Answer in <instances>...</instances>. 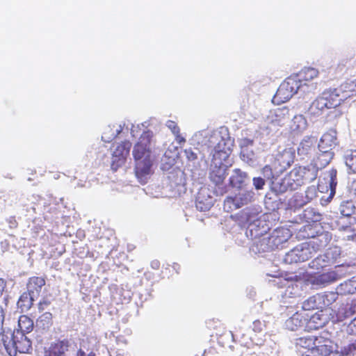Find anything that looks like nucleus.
Returning a JSON list of instances; mask_svg holds the SVG:
<instances>
[{
  "label": "nucleus",
  "mask_w": 356,
  "mask_h": 356,
  "mask_svg": "<svg viewBox=\"0 0 356 356\" xmlns=\"http://www.w3.org/2000/svg\"><path fill=\"white\" fill-rule=\"evenodd\" d=\"M337 144V131L334 129H330L321 136L316 153L321 168H325L333 159V149Z\"/></svg>",
  "instance_id": "39448f33"
},
{
  "label": "nucleus",
  "mask_w": 356,
  "mask_h": 356,
  "mask_svg": "<svg viewBox=\"0 0 356 356\" xmlns=\"http://www.w3.org/2000/svg\"><path fill=\"white\" fill-rule=\"evenodd\" d=\"M307 127V121L304 115H297L291 120L290 129L293 132L300 133Z\"/></svg>",
  "instance_id": "a19ab883"
},
{
  "label": "nucleus",
  "mask_w": 356,
  "mask_h": 356,
  "mask_svg": "<svg viewBox=\"0 0 356 356\" xmlns=\"http://www.w3.org/2000/svg\"><path fill=\"white\" fill-rule=\"evenodd\" d=\"M152 137V131H144L133 149V156L136 162V176L142 184H145L152 174V160L150 144Z\"/></svg>",
  "instance_id": "f03ea898"
},
{
  "label": "nucleus",
  "mask_w": 356,
  "mask_h": 356,
  "mask_svg": "<svg viewBox=\"0 0 356 356\" xmlns=\"http://www.w3.org/2000/svg\"><path fill=\"white\" fill-rule=\"evenodd\" d=\"M44 285L45 280L43 277H30L26 285L27 291H29L32 296L38 298Z\"/></svg>",
  "instance_id": "2f4dec72"
},
{
  "label": "nucleus",
  "mask_w": 356,
  "mask_h": 356,
  "mask_svg": "<svg viewBox=\"0 0 356 356\" xmlns=\"http://www.w3.org/2000/svg\"><path fill=\"white\" fill-rule=\"evenodd\" d=\"M348 240L356 241V234L347 235Z\"/></svg>",
  "instance_id": "0e129e2a"
},
{
  "label": "nucleus",
  "mask_w": 356,
  "mask_h": 356,
  "mask_svg": "<svg viewBox=\"0 0 356 356\" xmlns=\"http://www.w3.org/2000/svg\"><path fill=\"white\" fill-rule=\"evenodd\" d=\"M260 213L261 209L257 207H247L238 213L240 220L248 225L244 234L240 233L238 236H245L249 240V234L257 236L267 232L269 227L264 220L261 219Z\"/></svg>",
  "instance_id": "20e7f679"
},
{
  "label": "nucleus",
  "mask_w": 356,
  "mask_h": 356,
  "mask_svg": "<svg viewBox=\"0 0 356 356\" xmlns=\"http://www.w3.org/2000/svg\"><path fill=\"white\" fill-rule=\"evenodd\" d=\"M341 254V248L334 246L328 248L324 254H320L314 258L309 264L310 268L314 270H321L324 268L335 264L339 259Z\"/></svg>",
  "instance_id": "9d476101"
},
{
  "label": "nucleus",
  "mask_w": 356,
  "mask_h": 356,
  "mask_svg": "<svg viewBox=\"0 0 356 356\" xmlns=\"http://www.w3.org/2000/svg\"><path fill=\"white\" fill-rule=\"evenodd\" d=\"M315 188H309L304 194H298L295 196L296 207H302L304 204L309 202L315 197Z\"/></svg>",
  "instance_id": "a18cd8bd"
},
{
  "label": "nucleus",
  "mask_w": 356,
  "mask_h": 356,
  "mask_svg": "<svg viewBox=\"0 0 356 356\" xmlns=\"http://www.w3.org/2000/svg\"><path fill=\"white\" fill-rule=\"evenodd\" d=\"M168 179L170 181V187L175 191V194H180L185 191V181L183 172H170L168 175Z\"/></svg>",
  "instance_id": "7c9ffc66"
},
{
  "label": "nucleus",
  "mask_w": 356,
  "mask_h": 356,
  "mask_svg": "<svg viewBox=\"0 0 356 356\" xmlns=\"http://www.w3.org/2000/svg\"><path fill=\"white\" fill-rule=\"evenodd\" d=\"M302 218L307 222H317L321 220V215L313 208H307L301 214Z\"/></svg>",
  "instance_id": "09e8293b"
},
{
  "label": "nucleus",
  "mask_w": 356,
  "mask_h": 356,
  "mask_svg": "<svg viewBox=\"0 0 356 356\" xmlns=\"http://www.w3.org/2000/svg\"><path fill=\"white\" fill-rule=\"evenodd\" d=\"M317 138L315 136H305L298 147V154L301 159L310 156L315 151Z\"/></svg>",
  "instance_id": "393cba45"
},
{
  "label": "nucleus",
  "mask_w": 356,
  "mask_h": 356,
  "mask_svg": "<svg viewBox=\"0 0 356 356\" xmlns=\"http://www.w3.org/2000/svg\"><path fill=\"white\" fill-rule=\"evenodd\" d=\"M241 158L250 166H256L259 163V154L254 151V142L248 138H243L240 142Z\"/></svg>",
  "instance_id": "2eb2a0df"
},
{
  "label": "nucleus",
  "mask_w": 356,
  "mask_h": 356,
  "mask_svg": "<svg viewBox=\"0 0 356 356\" xmlns=\"http://www.w3.org/2000/svg\"><path fill=\"white\" fill-rule=\"evenodd\" d=\"M254 193L252 191L238 193L235 196H228L224 200L223 208L226 212L240 209L252 201Z\"/></svg>",
  "instance_id": "ddd939ff"
},
{
  "label": "nucleus",
  "mask_w": 356,
  "mask_h": 356,
  "mask_svg": "<svg viewBox=\"0 0 356 356\" xmlns=\"http://www.w3.org/2000/svg\"><path fill=\"white\" fill-rule=\"evenodd\" d=\"M303 170H305V168L302 166L296 167L286 175L291 182L296 184L294 186L296 189L305 182Z\"/></svg>",
  "instance_id": "f704fd0d"
},
{
  "label": "nucleus",
  "mask_w": 356,
  "mask_h": 356,
  "mask_svg": "<svg viewBox=\"0 0 356 356\" xmlns=\"http://www.w3.org/2000/svg\"><path fill=\"white\" fill-rule=\"evenodd\" d=\"M265 325L264 322L259 320L254 321L252 323V330L254 332H261L264 327Z\"/></svg>",
  "instance_id": "13d9d810"
},
{
  "label": "nucleus",
  "mask_w": 356,
  "mask_h": 356,
  "mask_svg": "<svg viewBox=\"0 0 356 356\" xmlns=\"http://www.w3.org/2000/svg\"><path fill=\"white\" fill-rule=\"evenodd\" d=\"M293 160L294 151L291 148H285L276 154L274 165L277 164L280 166L278 172H282L291 166Z\"/></svg>",
  "instance_id": "412c9836"
},
{
  "label": "nucleus",
  "mask_w": 356,
  "mask_h": 356,
  "mask_svg": "<svg viewBox=\"0 0 356 356\" xmlns=\"http://www.w3.org/2000/svg\"><path fill=\"white\" fill-rule=\"evenodd\" d=\"M351 187L356 192V179L352 182Z\"/></svg>",
  "instance_id": "774afa93"
},
{
  "label": "nucleus",
  "mask_w": 356,
  "mask_h": 356,
  "mask_svg": "<svg viewBox=\"0 0 356 356\" xmlns=\"http://www.w3.org/2000/svg\"><path fill=\"white\" fill-rule=\"evenodd\" d=\"M284 290L282 291L284 298H292L302 295V282L284 280Z\"/></svg>",
  "instance_id": "bb28decb"
},
{
  "label": "nucleus",
  "mask_w": 356,
  "mask_h": 356,
  "mask_svg": "<svg viewBox=\"0 0 356 356\" xmlns=\"http://www.w3.org/2000/svg\"><path fill=\"white\" fill-rule=\"evenodd\" d=\"M252 240L253 243L251 245L250 250V252L258 256L263 257L266 252H269L273 250V248L270 243V241L266 233L259 234V236H250L249 234V240L246 238V241Z\"/></svg>",
  "instance_id": "dca6fc26"
},
{
  "label": "nucleus",
  "mask_w": 356,
  "mask_h": 356,
  "mask_svg": "<svg viewBox=\"0 0 356 356\" xmlns=\"http://www.w3.org/2000/svg\"><path fill=\"white\" fill-rule=\"evenodd\" d=\"M33 321L28 316L22 315L18 319L17 327L13 331H19L29 334L33 330Z\"/></svg>",
  "instance_id": "c9c22d12"
},
{
  "label": "nucleus",
  "mask_w": 356,
  "mask_h": 356,
  "mask_svg": "<svg viewBox=\"0 0 356 356\" xmlns=\"http://www.w3.org/2000/svg\"><path fill=\"white\" fill-rule=\"evenodd\" d=\"M340 356H354L356 353V339L350 341L339 350Z\"/></svg>",
  "instance_id": "603ef678"
},
{
  "label": "nucleus",
  "mask_w": 356,
  "mask_h": 356,
  "mask_svg": "<svg viewBox=\"0 0 356 356\" xmlns=\"http://www.w3.org/2000/svg\"><path fill=\"white\" fill-rule=\"evenodd\" d=\"M319 293H316L305 300L302 304V308L305 311L312 309H322L321 299Z\"/></svg>",
  "instance_id": "e433bc0d"
},
{
  "label": "nucleus",
  "mask_w": 356,
  "mask_h": 356,
  "mask_svg": "<svg viewBox=\"0 0 356 356\" xmlns=\"http://www.w3.org/2000/svg\"><path fill=\"white\" fill-rule=\"evenodd\" d=\"M302 168H305V170H303V172L305 182H312L314 179H316L318 175V169L322 168L320 167L317 157L315 164H310L307 166H302Z\"/></svg>",
  "instance_id": "58836bf2"
},
{
  "label": "nucleus",
  "mask_w": 356,
  "mask_h": 356,
  "mask_svg": "<svg viewBox=\"0 0 356 356\" xmlns=\"http://www.w3.org/2000/svg\"><path fill=\"white\" fill-rule=\"evenodd\" d=\"M37 298L32 296L29 291L24 292L20 296L17 301V307L22 310V312H27L31 309L33 302Z\"/></svg>",
  "instance_id": "ea45409f"
},
{
  "label": "nucleus",
  "mask_w": 356,
  "mask_h": 356,
  "mask_svg": "<svg viewBox=\"0 0 356 356\" xmlns=\"http://www.w3.org/2000/svg\"><path fill=\"white\" fill-rule=\"evenodd\" d=\"M318 339H314L312 337H302L296 339V346L306 348L307 350L311 348L313 345H314L317 341Z\"/></svg>",
  "instance_id": "3c124183"
},
{
  "label": "nucleus",
  "mask_w": 356,
  "mask_h": 356,
  "mask_svg": "<svg viewBox=\"0 0 356 356\" xmlns=\"http://www.w3.org/2000/svg\"><path fill=\"white\" fill-rule=\"evenodd\" d=\"M233 145L234 140L229 136L227 129L224 127L213 131L207 141L208 151L212 156L209 177L216 186L217 195H222L228 191V186L224 183L228 175V166L223 161L229 157Z\"/></svg>",
  "instance_id": "f257e3e1"
},
{
  "label": "nucleus",
  "mask_w": 356,
  "mask_h": 356,
  "mask_svg": "<svg viewBox=\"0 0 356 356\" xmlns=\"http://www.w3.org/2000/svg\"><path fill=\"white\" fill-rule=\"evenodd\" d=\"M43 305H47V302H40L39 303L38 309L40 310H44V308L43 307Z\"/></svg>",
  "instance_id": "338daca9"
},
{
  "label": "nucleus",
  "mask_w": 356,
  "mask_h": 356,
  "mask_svg": "<svg viewBox=\"0 0 356 356\" xmlns=\"http://www.w3.org/2000/svg\"><path fill=\"white\" fill-rule=\"evenodd\" d=\"M250 177L246 172L239 168L232 170V174L229 177V185L238 190H243L249 185Z\"/></svg>",
  "instance_id": "aec40b11"
},
{
  "label": "nucleus",
  "mask_w": 356,
  "mask_h": 356,
  "mask_svg": "<svg viewBox=\"0 0 356 356\" xmlns=\"http://www.w3.org/2000/svg\"><path fill=\"white\" fill-rule=\"evenodd\" d=\"M321 299L322 306L323 308L328 307L334 302L338 298V295L339 293L337 291H327L322 293H319Z\"/></svg>",
  "instance_id": "de8ad7c7"
},
{
  "label": "nucleus",
  "mask_w": 356,
  "mask_h": 356,
  "mask_svg": "<svg viewBox=\"0 0 356 356\" xmlns=\"http://www.w3.org/2000/svg\"><path fill=\"white\" fill-rule=\"evenodd\" d=\"M346 165L349 172L356 173V150H348L344 155Z\"/></svg>",
  "instance_id": "49530a36"
},
{
  "label": "nucleus",
  "mask_w": 356,
  "mask_h": 356,
  "mask_svg": "<svg viewBox=\"0 0 356 356\" xmlns=\"http://www.w3.org/2000/svg\"><path fill=\"white\" fill-rule=\"evenodd\" d=\"M81 351L74 341L64 339L51 343L44 356H79Z\"/></svg>",
  "instance_id": "6e6552de"
},
{
  "label": "nucleus",
  "mask_w": 356,
  "mask_h": 356,
  "mask_svg": "<svg viewBox=\"0 0 356 356\" xmlns=\"http://www.w3.org/2000/svg\"><path fill=\"white\" fill-rule=\"evenodd\" d=\"M184 154L188 161L193 165L198 164L200 161L205 159V154L197 147L186 148L184 149Z\"/></svg>",
  "instance_id": "72a5a7b5"
},
{
  "label": "nucleus",
  "mask_w": 356,
  "mask_h": 356,
  "mask_svg": "<svg viewBox=\"0 0 356 356\" xmlns=\"http://www.w3.org/2000/svg\"><path fill=\"white\" fill-rule=\"evenodd\" d=\"M318 75V71L314 67H305L298 73L291 75L297 81L298 85L300 88V92L305 93L314 90L316 88V84L310 82Z\"/></svg>",
  "instance_id": "f8f14e48"
},
{
  "label": "nucleus",
  "mask_w": 356,
  "mask_h": 356,
  "mask_svg": "<svg viewBox=\"0 0 356 356\" xmlns=\"http://www.w3.org/2000/svg\"><path fill=\"white\" fill-rule=\"evenodd\" d=\"M321 230H323V229L318 224L306 225L300 229V235L303 238H307L312 240Z\"/></svg>",
  "instance_id": "79ce46f5"
},
{
  "label": "nucleus",
  "mask_w": 356,
  "mask_h": 356,
  "mask_svg": "<svg viewBox=\"0 0 356 356\" xmlns=\"http://www.w3.org/2000/svg\"><path fill=\"white\" fill-rule=\"evenodd\" d=\"M291 231L284 227H279L273 230L270 234L267 235L273 249L280 248L286 243L291 236Z\"/></svg>",
  "instance_id": "4be33fe9"
},
{
  "label": "nucleus",
  "mask_w": 356,
  "mask_h": 356,
  "mask_svg": "<svg viewBox=\"0 0 356 356\" xmlns=\"http://www.w3.org/2000/svg\"><path fill=\"white\" fill-rule=\"evenodd\" d=\"M331 88L323 91L308 108V113L313 117L321 115L326 110L339 106L338 99L335 98Z\"/></svg>",
  "instance_id": "0eeeda50"
},
{
  "label": "nucleus",
  "mask_w": 356,
  "mask_h": 356,
  "mask_svg": "<svg viewBox=\"0 0 356 356\" xmlns=\"http://www.w3.org/2000/svg\"><path fill=\"white\" fill-rule=\"evenodd\" d=\"M337 170L332 168L325 173L324 179L325 183L329 185L330 188V197H332L336 192V186L337 184Z\"/></svg>",
  "instance_id": "c03bdc74"
},
{
  "label": "nucleus",
  "mask_w": 356,
  "mask_h": 356,
  "mask_svg": "<svg viewBox=\"0 0 356 356\" xmlns=\"http://www.w3.org/2000/svg\"><path fill=\"white\" fill-rule=\"evenodd\" d=\"M338 273H334V270L318 275L312 279V284L318 287H324L337 280Z\"/></svg>",
  "instance_id": "c756f323"
},
{
  "label": "nucleus",
  "mask_w": 356,
  "mask_h": 356,
  "mask_svg": "<svg viewBox=\"0 0 356 356\" xmlns=\"http://www.w3.org/2000/svg\"><path fill=\"white\" fill-rule=\"evenodd\" d=\"M131 147V143L129 141H124L116 145L113 152L111 161V169L113 171H116L120 166L124 163L129 154Z\"/></svg>",
  "instance_id": "f3484780"
},
{
  "label": "nucleus",
  "mask_w": 356,
  "mask_h": 356,
  "mask_svg": "<svg viewBox=\"0 0 356 356\" xmlns=\"http://www.w3.org/2000/svg\"><path fill=\"white\" fill-rule=\"evenodd\" d=\"M52 325V314L50 312L42 314L37 319L34 334L38 343L44 341L45 334Z\"/></svg>",
  "instance_id": "a211bd4d"
},
{
  "label": "nucleus",
  "mask_w": 356,
  "mask_h": 356,
  "mask_svg": "<svg viewBox=\"0 0 356 356\" xmlns=\"http://www.w3.org/2000/svg\"><path fill=\"white\" fill-rule=\"evenodd\" d=\"M265 179L261 177H254L252 179V184L256 190H261L265 185Z\"/></svg>",
  "instance_id": "5fc2aeb1"
},
{
  "label": "nucleus",
  "mask_w": 356,
  "mask_h": 356,
  "mask_svg": "<svg viewBox=\"0 0 356 356\" xmlns=\"http://www.w3.org/2000/svg\"><path fill=\"white\" fill-rule=\"evenodd\" d=\"M331 239V233L321 230L314 238L309 240L307 243L316 254L319 250L327 246Z\"/></svg>",
  "instance_id": "a878e982"
},
{
  "label": "nucleus",
  "mask_w": 356,
  "mask_h": 356,
  "mask_svg": "<svg viewBox=\"0 0 356 356\" xmlns=\"http://www.w3.org/2000/svg\"><path fill=\"white\" fill-rule=\"evenodd\" d=\"M340 229H343L344 231L350 232L351 230V227L350 225L341 226Z\"/></svg>",
  "instance_id": "69168bd1"
},
{
  "label": "nucleus",
  "mask_w": 356,
  "mask_h": 356,
  "mask_svg": "<svg viewBox=\"0 0 356 356\" xmlns=\"http://www.w3.org/2000/svg\"><path fill=\"white\" fill-rule=\"evenodd\" d=\"M333 95L338 99L339 105L342 102L353 96L356 93V79L348 80L339 88L331 89Z\"/></svg>",
  "instance_id": "6ab92c4d"
},
{
  "label": "nucleus",
  "mask_w": 356,
  "mask_h": 356,
  "mask_svg": "<svg viewBox=\"0 0 356 356\" xmlns=\"http://www.w3.org/2000/svg\"><path fill=\"white\" fill-rule=\"evenodd\" d=\"M293 182H291L289 179L285 176L284 178L273 180L271 182V189L277 194H282L288 191H295Z\"/></svg>",
  "instance_id": "cd10ccee"
},
{
  "label": "nucleus",
  "mask_w": 356,
  "mask_h": 356,
  "mask_svg": "<svg viewBox=\"0 0 356 356\" xmlns=\"http://www.w3.org/2000/svg\"><path fill=\"white\" fill-rule=\"evenodd\" d=\"M355 314H356V298L340 305L336 312V317L338 321H343Z\"/></svg>",
  "instance_id": "b1692460"
},
{
  "label": "nucleus",
  "mask_w": 356,
  "mask_h": 356,
  "mask_svg": "<svg viewBox=\"0 0 356 356\" xmlns=\"http://www.w3.org/2000/svg\"><path fill=\"white\" fill-rule=\"evenodd\" d=\"M6 287V282L3 279H0V296L2 295Z\"/></svg>",
  "instance_id": "680f3d73"
},
{
  "label": "nucleus",
  "mask_w": 356,
  "mask_h": 356,
  "mask_svg": "<svg viewBox=\"0 0 356 356\" xmlns=\"http://www.w3.org/2000/svg\"><path fill=\"white\" fill-rule=\"evenodd\" d=\"M289 112L286 106L269 111L264 118L262 128L268 131V134L276 133L289 122L291 117Z\"/></svg>",
  "instance_id": "423d86ee"
},
{
  "label": "nucleus",
  "mask_w": 356,
  "mask_h": 356,
  "mask_svg": "<svg viewBox=\"0 0 356 356\" xmlns=\"http://www.w3.org/2000/svg\"><path fill=\"white\" fill-rule=\"evenodd\" d=\"M337 291L340 294H353L356 293V288L354 286L353 283L352 282L351 279L345 281L344 282L340 284L337 288Z\"/></svg>",
  "instance_id": "8fccbe9b"
},
{
  "label": "nucleus",
  "mask_w": 356,
  "mask_h": 356,
  "mask_svg": "<svg viewBox=\"0 0 356 356\" xmlns=\"http://www.w3.org/2000/svg\"><path fill=\"white\" fill-rule=\"evenodd\" d=\"M213 204V199L206 188H201L195 198V207L200 211H209Z\"/></svg>",
  "instance_id": "5701e85b"
},
{
  "label": "nucleus",
  "mask_w": 356,
  "mask_h": 356,
  "mask_svg": "<svg viewBox=\"0 0 356 356\" xmlns=\"http://www.w3.org/2000/svg\"><path fill=\"white\" fill-rule=\"evenodd\" d=\"M327 321V317L321 313H316L306 322V328L307 330H318L325 325Z\"/></svg>",
  "instance_id": "473e14b6"
},
{
  "label": "nucleus",
  "mask_w": 356,
  "mask_h": 356,
  "mask_svg": "<svg viewBox=\"0 0 356 356\" xmlns=\"http://www.w3.org/2000/svg\"><path fill=\"white\" fill-rule=\"evenodd\" d=\"M6 221H7L8 226L10 229H15L17 227L18 223H17V220H15V217L10 216L6 220Z\"/></svg>",
  "instance_id": "052dcab7"
},
{
  "label": "nucleus",
  "mask_w": 356,
  "mask_h": 356,
  "mask_svg": "<svg viewBox=\"0 0 356 356\" xmlns=\"http://www.w3.org/2000/svg\"><path fill=\"white\" fill-rule=\"evenodd\" d=\"M347 332L350 334H356V316L348 325Z\"/></svg>",
  "instance_id": "4d7b16f0"
},
{
  "label": "nucleus",
  "mask_w": 356,
  "mask_h": 356,
  "mask_svg": "<svg viewBox=\"0 0 356 356\" xmlns=\"http://www.w3.org/2000/svg\"><path fill=\"white\" fill-rule=\"evenodd\" d=\"M301 356H340L339 350H334L333 343L330 340L321 341L314 344V347L304 351Z\"/></svg>",
  "instance_id": "4468645a"
},
{
  "label": "nucleus",
  "mask_w": 356,
  "mask_h": 356,
  "mask_svg": "<svg viewBox=\"0 0 356 356\" xmlns=\"http://www.w3.org/2000/svg\"><path fill=\"white\" fill-rule=\"evenodd\" d=\"M339 210L343 216L350 218L349 224H352L351 216L354 214L356 211L355 203L350 200H343L340 203Z\"/></svg>",
  "instance_id": "4c0bfd02"
},
{
  "label": "nucleus",
  "mask_w": 356,
  "mask_h": 356,
  "mask_svg": "<svg viewBox=\"0 0 356 356\" xmlns=\"http://www.w3.org/2000/svg\"><path fill=\"white\" fill-rule=\"evenodd\" d=\"M355 270V264L350 262L336 266L334 272L338 273L337 280H339L345 276L353 274Z\"/></svg>",
  "instance_id": "37998d69"
},
{
  "label": "nucleus",
  "mask_w": 356,
  "mask_h": 356,
  "mask_svg": "<svg viewBox=\"0 0 356 356\" xmlns=\"http://www.w3.org/2000/svg\"><path fill=\"white\" fill-rule=\"evenodd\" d=\"M277 172H279L278 170L274 172L269 165H265L261 170V174L264 177L263 178H264L265 180H270V182L276 179L275 177V174Z\"/></svg>",
  "instance_id": "864d4df0"
},
{
  "label": "nucleus",
  "mask_w": 356,
  "mask_h": 356,
  "mask_svg": "<svg viewBox=\"0 0 356 356\" xmlns=\"http://www.w3.org/2000/svg\"><path fill=\"white\" fill-rule=\"evenodd\" d=\"M292 76L286 78L278 88L275 95L272 99L273 104H280L290 99L293 95L300 92V88Z\"/></svg>",
  "instance_id": "1a4fd4ad"
},
{
  "label": "nucleus",
  "mask_w": 356,
  "mask_h": 356,
  "mask_svg": "<svg viewBox=\"0 0 356 356\" xmlns=\"http://www.w3.org/2000/svg\"><path fill=\"white\" fill-rule=\"evenodd\" d=\"M315 252L307 242L298 245L293 249L285 254L283 262L286 264L303 262L313 257Z\"/></svg>",
  "instance_id": "9b49d317"
},
{
  "label": "nucleus",
  "mask_w": 356,
  "mask_h": 356,
  "mask_svg": "<svg viewBox=\"0 0 356 356\" xmlns=\"http://www.w3.org/2000/svg\"><path fill=\"white\" fill-rule=\"evenodd\" d=\"M1 249L4 252V251H6L9 247V243L7 241H2L1 243Z\"/></svg>",
  "instance_id": "e2e57ef3"
},
{
  "label": "nucleus",
  "mask_w": 356,
  "mask_h": 356,
  "mask_svg": "<svg viewBox=\"0 0 356 356\" xmlns=\"http://www.w3.org/2000/svg\"><path fill=\"white\" fill-rule=\"evenodd\" d=\"M3 321L4 312L0 307V337L9 356H16L17 353H29L32 350V341L28 334L19 331H3Z\"/></svg>",
  "instance_id": "7ed1b4c3"
},
{
  "label": "nucleus",
  "mask_w": 356,
  "mask_h": 356,
  "mask_svg": "<svg viewBox=\"0 0 356 356\" xmlns=\"http://www.w3.org/2000/svg\"><path fill=\"white\" fill-rule=\"evenodd\" d=\"M116 131V134H113L112 136H107V133L106 132H104L102 136V138L103 140H104L105 142H110L111 141L113 138H115L117 135H118L121 131H122V129L121 127H120V129H117L115 130Z\"/></svg>",
  "instance_id": "bf43d9fd"
},
{
  "label": "nucleus",
  "mask_w": 356,
  "mask_h": 356,
  "mask_svg": "<svg viewBox=\"0 0 356 356\" xmlns=\"http://www.w3.org/2000/svg\"><path fill=\"white\" fill-rule=\"evenodd\" d=\"M165 125L173 134L177 136L179 134V129L175 122L172 120H168Z\"/></svg>",
  "instance_id": "6e6d98bb"
},
{
  "label": "nucleus",
  "mask_w": 356,
  "mask_h": 356,
  "mask_svg": "<svg viewBox=\"0 0 356 356\" xmlns=\"http://www.w3.org/2000/svg\"><path fill=\"white\" fill-rule=\"evenodd\" d=\"M307 321V317H305L302 313L297 312L293 314L292 316L286 320L284 326L289 330L295 331L302 328L305 326L306 327Z\"/></svg>",
  "instance_id": "c85d7f7f"
}]
</instances>
